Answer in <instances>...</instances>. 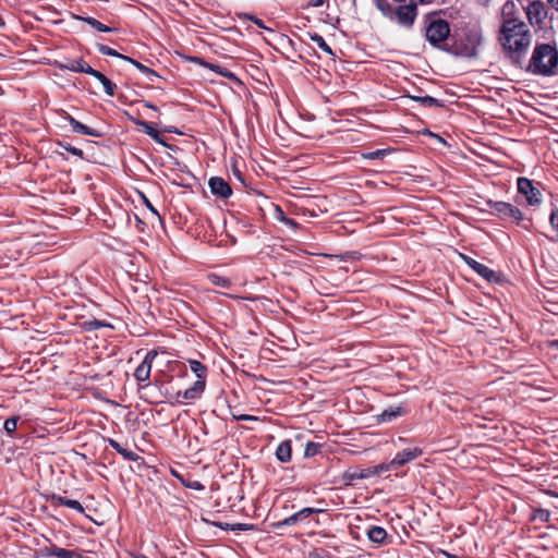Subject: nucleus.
Instances as JSON below:
<instances>
[{
    "label": "nucleus",
    "instance_id": "nucleus-2",
    "mask_svg": "<svg viewBox=\"0 0 558 558\" xmlns=\"http://www.w3.org/2000/svg\"><path fill=\"white\" fill-rule=\"evenodd\" d=\"M529 69L535 74L553 75L558 69V50L549 44L536 45Z\"/></svg>",
    "mask_w": 558,
    "mask_h": 558
},
{
    "label": "nucleus",
    "instance_id": "nucleus-33",
    "mask_svg": "<svg viewBox=\"0 0 558 558\" xmlns=\"http://www.w3.org/2000/svg\"><path fill=\"white\" fill-rule=\"evenodd\" d=\"M217 525H218L219 527H221V529H225V530H227V529H231V530H233V531H235V530H239V531H248V530H253V525H251V524H245V523H238V524H232V525H230V524H228V523H226L225 525H223L222 523H217Z\"/></svg>",
    "mask_w": 558,
    "mask_h": 558
},
{
    "label": "nucleus",
    "instance_id": "nucleus-13",
    "mask_svg": "<svg viewBox=\"0 0 558 558\" xmlns=\"http://www.w3.org/2000/svg\"><path fill=\"white\" fill-rule=\"evenodd\" d=\"M319 511H320L319 509H315V508H303L302 510L295 512L294 514L278 522L277 526L294 525V524L307 519L311 514L319 512Z\"/></svg>",
    "mask_w": 558,
    "mask_h": 558
},
{
    "label": "nucleus",
    "instance_id": "nucleus-40",
    "mask_svg": "<svg viewBox=\"0 0 558 558\" xmlns=\"http://www.w3.org/2000/svg\"><path fill=\"white\" fill-rule=\"evenodd\" d=\"M384 155H385V150L378 149V150L369 153L366 157L369 159H377V158L383 157Z\"/></svg>",
    "mask_w": 558,
    "mask_h": 558
},
{
    "label": "nucleus",
    "instance_id": "nucleus-48",
    "mask_svg": "<svg viewBox=\"0 0 558 558\" xmlns=\"http://www.w3.org/2000/svg\"><path fill=\"white\" fill-rule=\"evenodd\" d=\"M253 21L260 27H264L263 22L259 19H253Z\"/></svg>",
    "mask_w": 558,
    "mask_h": 558
},
{
    "label": "nucleus",
    "instance_id": "nucleus-44",
    "mask_svg": "<svg viewBox=\"0 0 558 558\" xmlns=\"http://www.w3.org/2000/svg\"><path fill=\"white\" fill-rule=\"evenodd\" d=\"M219 74H221L222 76H226V77H229V78H235L234 74L225 70V71H219Z\"/></svg>",
    "mask_w": 558,
    "mask_h": 558
},
{
    "label": "nucleus",
    "instance_id": "nucleus-18",
    "mask_svg": "<svg viewBox=\"0 0 558 558\" xmlns=\"http://www.w3.org/2000/svg\"><path fill=\"white\" fill-rule=\"evenodd\" d=\"M51 501H52V504H54L57 506H65V507H69L71 509H74V510H76V511H78L81 513L84 512L83 506L77 500L66 499L64 497L53 495L51 497Z\"/></svg>",
    "mask_w": 558,
    "mask_h": 558
},
{
    "label": "nucleus",
    "instance_id": "nucleus-38",
    "mask_svg": "<svg viewBox=\"0 0 558 558\" xmlns=\"http://www.w3.org/2000/svg\"><path fill=\"white\" fill-rule=\"evenodd\" d=\"M318 451V446L314 442H307L306 447H305V457H312L314 454H316Z\"/></svg>",
    "mask_w": 558,
    "mask_h": 558
},
{
    "label": "nucleus",
    "instance_id": "nucleus-3",
    "mask_svg": "<svg viewBox=\"0 0 558 558\" xmlns=\"http://www.w3.org/2000/svg\"><path fill=\"white\" fill-rule=\"evenodd\" d=\"M449 33V24L446 21L435 20L426 27L425 36L433 46H437L448 38Z\"/></svg>",
    "mask_w": 558,
    "mask_h": 558
},
{
    "label": "nucleus",
    "instance_id": "nucleus-49",
    "mask_svg": "<svg viewBox=\"0 0 558 558\" xmlns=\"http://www.w3.org/2000/svg\"><path fill=\"white\" fill-rule=\"evenodd\" d=\"M284 221H286L287 223H289V225H292V226H294V225H295V223H294V221H293V220H291V219H284Z\"/></svg>",
    "mask_w": 558,
    "mask_h": 558
},
{
    "label": "nucleus",
    "instance_id": "nucleus-27",
    "mask_svg": "<svg viewBox=\"0 0 558 558\" xmlns=\"http://www.w3.org/2000/svg\"><path fill=\"white\" fill-rule=\"evenodd\" d=\"M373 475H378V471L369 470V468H367V469L355 470L352 473L348 474L347 477L349 480H362V478H367Z\"/></svg>",
    "mask_w": 558,
    "mask_h": 558
},
{
    "label": "nucleus",
    "instance_id": "nucleus-25",
    "mask_svg": "<svg viewBox=\"0 0 558 558\" xmlns=\"http://www.w3.org/2000/svg\"><path fill=\"white\" fill-rule=\"evenodd\" d=\"M191 371L196 375L198 380H205L207 368L204 364L196 360H189Z\"/></svg>",
    "mask_w": 558,
    "mask_h": 558
},
{
    "label": "nucleus",
    "instance_id": "nucleus-36",
    "mask_svg": "<svg viewBox=\"0 0 558 558\" xmlns=\"http://www.w3.org/2000/svg\"><path fill=\"white\" fill-rule=\"evenodd\" d=\"M84 326H85L86 330H95V329H98L100 327H105V326H108V325L102 323V322H100V320L93 319V320L85 322Z\"/></svg>",
    "mask_w": 558,
    "mask_h": 558
},
{
    "label": "nucleus",
    "instance_id": "nucleus-17",
    "mask_svg": "<svg viewBox=\"0 0 558 558\" xmlns=\"http://www.w3.org/2000/svg\"><path fill=\"white\" fill-rule=\"evenodd\" d=\"M89 75L94 76L101 83V85L104 86L105 93L108 96L114 95L116 85L106 75H104L101 72H99L95 69H89Z\"/></svg>",
    "mask_w": 558,
    "mask_h": 558
},
{
    "label": "nucleus",
    "instance_id": "nucleus-31",
    "mask_svg": "<svg viewBox=\"0 0 558 558\" xmlns=\"http://www.w3.org/2000/svg\"><path fill=\"white\" fill-rule=\"evenodd\" d=\"M17 421H19L17 416H13V417H10L4 421L3 428L9 436H12L13 433L16 430Z\"/></svg>",
    "mask_w": 558,
    "mask_h": 558
},
{
    "label": "nucleus",
    "instance_id": "nucleus-10",
    "mask_svg": "<svg viewBox=\"0 0 558 558\" xmlns=\"http://www.w3.org/2000/svg\"><path fill=\"white\" fill-rule=\"evenodd\" d=\"M422 454V450L420 448H408L402 450L401 452H398L396 457L391 460L390 466L392 468H399L408 462L416 459Z\"/></svg>",
    "mask_w": 558,
    "mask_h": 558
},
{
    "label": "nucleus",
    "instance_id": "nucleus-14",
    "mask_svg": "<svg viewBox=\"0 0 558 558\" xmlns=\"http://www.w3.org/2000/svg\"><path fill=\"white\" fill-rule=\"evenodd\" d=\"M205 389V380H196L194 383V385L186 389L184 392H177V401L178 402H181V399H184V400H194V399H197L201 393L204 391Z\"/></svg>",
    "mask_w": 558,
    "mask_h": 558
},
{
    "label": "nucleus",
    "instance_id": "nucleus-41",
    "mask_svg": "<svg viewBox=\"0 0 558 558\" xmlns=\"http://www.w3.org/2000/svg\"><path fill=\"white\" fill-rule=\"evenodd\" d=\"M234 418L236 421H256L257 417L248 414H242V415H234Z\"/></svg>",
    "mask_w": 558,
    "mask_h": 558
},
{
    "label": "nucleus",
    "instance_id": "nucleus-47",
    "mask_svg": "<svg viewBox=\"0 0 558 558\" xmlns=\"http://www.w3.org/2000/svg\"><path fill=\"white\" fill-rule=\"evenodd\" d=\"M548 3L554 8L556 11H558V0H547Z\"/></svg>",
    "mask_w": 558,
    "mask_h": 558
},
{
    "label": "nucleus",
    "instance_id": "nucleus-8",
    "mask_svg": "<svg viewBox=\"0 0 558 558\" xmlns=\"http://www.w3.org/2000/svg\"><path fill=\"white\" fill-rule=\"evenodd\" d=\"M157 354L158 353L156 350L147 352L143 362L136 367L134 372V377L137 381H146L149 379L153 361L156 359Z\"/></svg>",
    "mask_w": 558,
    "mask_h": 558
},
{
    "label": "nucleus",
    "instance_id": "nucleus-24",
    "mask_svg": "<svg viewBox=\"0 0 558 558\" xmlns=\"http://www.w3.org/2000/svg\"><path fill=\"white\" fill-rule=\"evenodd\" d=\"M123 60L133 64L136 69H138L142 73H144L146 75V77L148 78V81H150V82L154 81V77L158 76L154 70L147 68L146 65L142 64L141 62H138L135 59H132L130 57H123Z\"/></svg>",
    "mask_w": 558,
    "mask_h": 558
},
{
    "label": "nucleus",
    "instance_id": "nucleus-45",
    "mask_svg": "<svg viewBox=\"0 0 558 558\" xmlns=\"http://www.w3.org/2000/svg\"><path fill=\"white\" fill-rule=\"evenodd\" d=\"M68 150L70 153H72L73 155H77V156H82L83 155V151L78 148H75V147H71V148H68Z\"/></svg>",
    "mask_w": 558,
    "mask_h": 558
},
{
    "label": "nucleus",
    "instance_id": "nucleus-37",
    "mask_svg": "<svg viewBox=\"0 0 558 558\" xmlns=\"http://www.w3.org/2000/svg\"><path fill=\"white\" fill-rule=\"evenodd\" d=\"M195 62L199 63L201 65L205 66V68H208L217 73H219V71H225L223 69H221L219 65L217 64H213V63H208L206 61H204L203 59L201 58H194L193 59Z\"/></svg>",
    "mask_w": 558,
    "mask_h": 558
},
{
    "label": "nucleus",
    "instance_id": "nucleus-6",
    "mask_svg": "<svg viewBox=\"0 0 558 558\" xmlns=\"http://www.w3.org/2000/svg\"><path fill=\"white\" fill-rule=\"evenodd\" d=\"M518 191L525 196L530 205L541 204V192L533 185V182L526 178L518 179Z\"/></svg>",
    "mask_w": 558,
    "mask_h": 558
},
{
    "label": "nucleus",
    "instance_id": "nucleus-5",
    "mask_svg": "<svg viewBox=\"0 0 558 558\" xmlns=\"http://www.w3.org/2000/svg\"><path fill=\"white\" fill-rule=\"evenodd\" d=\"M488 205L493 213H495L502 219H513L517 222L523 219V214L521 213V210L509 203L488 202Z\"/></svg>",
    "mask_w": 558,
    "mask_h": 558
},
{
    "label": "nucleus",
    "instance_id": "nucleus-19",
    "mask_svg": "<svg viewBox=\"0 0 558 558\" xmlns=\"http://www.w3.org/2000/svg\"><path fill=\"white\" fill-rule=\"evenodd\" d=\"M453 52L461 57L473 58L477 54V48L474 43L464 45L459 44L453 47Z\"/></svg>",
    "mask_w": 558,
    "mask_h": 558
},
{
    "label": "nucleus",
    "instance_id": "nucleus-9",
    "mask_svg": "<svg viewBox=\"0 0 558 558\" xmlns=\"http://www.w3.org/2000/svg\"><path fill=\"white\" fill-rule=\"evenodd\" d=\"M526 15L531 24H541L546 19L547 12L541 1H533L527 5Z\"/></svg>",
    "mask_w": 558,
    "mask_h": 558
},
{
    "label": "nucleus",
    "instance_id": "nucleus-50",
    "mask_svg": "<svg viewBox=\"0 0 558 558\" xmlns=\"http://www.w3.org/2000/svg\"><path fill=\"white\" fill-rule=\"evenodd\" d=\"M551 347H554V348H557V349H558V340L553 341V342H551Z\"/></svg>",
    "mask_w": 558,
    "mask_h": 558
},
{
    "label": "nucleus",
    "instance_id": "nucleus-23",
    "mask_svg": "<svg viewBox=\"0 0 558 558\" xmlns=\"http://www.w3.org/2000/svg\"><path fill=\"white\" fill-rule=\"evenodd\" d=\"M73 17L87 23L88 25H90L92 27L97 29L98 32L110 33L113 31L111 27L102 24L98 20L90 17V16L85 17V16H80V15H73Z\"/></svg>",
    "mask_w": 558,
    "mask_h": 558
},
{
    "label": "nucleus",
    "instance_id": "nucleus-28",
    "mask_svg": "<svg viewBox=\"0 0 558 558\" xmlns=\"http://www.w3.org/2000/svg\"><path fill=\"white\" fill-rule=\"evenodd\" d=\"M66 68L73 72L86 74H89V69H93L83 60H73L66 65Z\"/></svg>",
    "mask_w": 558,
    "mask_h": 558
},
{
    "label": "nucleus",
    "instance_id": "nucleus-34",
    "mask_svg": "<svg viewBox=\"0 0 558 558\" xmlns=\"http://www.w3.org/2000/svg\"><path fill=\"white\" fill-rule=\"evenodd\" d=\"M415 100L420 101L423 106L433 107V106H441L440 101L430 96L424 97H415Z\"/></svg>",
    "mask_w": 558,
    "mask_h": 558
},
{
    "label": "nucleus",
    "instance_id": "nucleus-51",
    "mask_svg": "<svg viewBox=\"0 0 558 558\" xmlns=\"http://www.w3.org/2000/svg\"><path fill=\"white\" fill-rule=\"evenodd\" d=\"M146 107H148V108H150L153 110H157V108L155 106L150 105V104H146Z\"/></svg>",
    "mask_w": 558,
    "mask_h": 558
},
{
    "label": "nucleus",
    "instance_id": "nucleus-29",
    "mask_svg": "<svg viewBox=\"0 0 558 558\" xmlns=\"http://www.w3.org/2000/svg\"><path fill=\"white\" fill-rule=\"evenodd\" d=\"M311 40L313 43H315L319 49H322L326 53L330 54L331 57H335V53L331 50L330 46L325 41V39L320 35H318V34L311 35Z\"/></svg>",
    "mask_w": 558,
    "mask_h": 558
},
{
    "label": "nucleus",
    "instance_id": "nucleus-52",
    "mask_svg": "<svg viewBox=\"0 0 558 558\" xmlns=\"http://www.w3.org/2000/svg\"><path fill=\"white\" fill-rule=\"evenodd\" d=\"M416 3L420 2V3H425V2H428L429 0H414Z\"/></svg>",
    "mask_w": 558,
    "mask_h": 558
},
{
    "label": "nucleus",
    "instance_id": "nucleus-1",
    "mask_svg": "<svg viewBox=\"0 0 558 558\" xmlns=\"http://www.w3.org/2000/svg\"><path fill=\"white\" fill-rule=\"evenodd\" d=\"M498 41L513 63L521 65L532 43L529 25L520 17L513 1H507L501 9V25Z\"/></svg>",
    "mask_w": 558,
    "mask_h": 558
},
{
    "label": "nucleus",
    "instance_id": "nucleus-39",
    "mask_svg": "<svg viewBox=\"0 0 558 558\" xmlns=\"http://www.w3.org/2000/svg\"><path fill=\"white\" fill-rule=\"evenodd\" d=\"M549 222L554 229L558 230V209L551 211Z\"/></svg>",
    "mask_w": 558,
    "mask_h": 558
},
{
    "label": "nucleus",
    "instance_id": "nucleus-53",
    "mask_svg": "<svg viewBox=\"0 0 558 558\" xmlns=\"http://www.w3.org/2000/svg\"><path fill=\"white\" fill-rule=\"evenodd\" d=\"M148 206H149L150 210H153L155 214H157L151 205H148Z\"/></svg>",
    "mask_w": 558,
    "mask_h": 558
},
{
    "label": "nucleus",
    "instance_id": "nucleus-7",
    "mask_svg": "<svg viewBox=\"0 0 558 558\" xmlns=\"http://www.w3.org/2000/svg\"><path fill=\"white\" fill-rule=\"evenodd\" d=\"M461 257L468 266H470L477 275L487 281L497 282L499 280V275L495 270L488 268L484 264L478 263L470 256L461 255Z\"/></svg>",
    "mask_w": 558,
    "mask_h": 558
},
{
    "label": "nucleus",
    "instance_id": "nucleus-12",
    "mask_svg": "<svg viewBox=\"0 0 558 558\" xmlns=\"http://www.w3.org/2000/svg\"><path fill=\"white\" fill-rule=\"evenodd\" d=\"M408 413L404 405L400 404L384 410L379 415L376 416L378 423H389L393 420L403 416Z\"/></svg>",
    "mask_w": 558,
    "mask_h": 558
},
{
    "label": "nucleus",
    "instance_id": "nucleus-16",
    "mask_svg": "<svg viewBox=\"0 0 558 558\" xmlns=\"http://www.w3.org/2000/svg\"><path fill=\"white\" fill-rule=\"evenodd\" d=\"M46 556H54L57 558H82L76 550L65 549L57 546L46 548Z\"/></svg>",
    "mask_w": 558,
    "mask_h": 558
},
{
    "label": "nucleus",
    "instance_id": "nucleus-15",
    "mask_svg": "<svg viewBox=\"0 0 558 558\" xmlns=\"http://www.w3.org/2000/svg\"><path fill=\"white\" fill-rule=\"evenodd\" d=\"M66 120L69 121L72 130L75 133L83 134V135H89V136H100V133L97 130L92 129V128L81 123L80 121H77L76 119H74L71 116H68Z\"/></svg>",
    "mask_w": 558,
    "mask_h": 558
},
{
    "label": "nucleus",
    "instance_id": "nucleus-20",
    "mask_svg": "<svg viewBox=\"0 0 558 558\" xmlns=\"http://www.w3.org/2000/svg\"><path fill=\"white\" fill-rule=\"evenodd\" d=\"M109 445L111 448H113L118 453H120L124 459L129 461H136L138 459L136 452L121 446L118 441L113 439H109Z\"/></svg>",
    "mask_w": 558,
    "mask_h": 558
},
{
    "label": "nucleus",
    "instance_id": "nucleus-46",
    "mask_svg": "<svg viewBox=\"0 0 558 558\" xmlns=\"http://www.w3.org/2000/svg\"><path fill=\"white\" fill-rule=\"evenodd\" d=\"M325 0H311V5L312 7H320L323 3H324Z\"/></svg>",
    "mask_w": 558,
    "mask_h": 558
},
{
    "label": "nucleus",
    "instance_id": "nucleus-11",
    "mask_svg": "<svg viewBox=\"0 0 558 558\" xmlns=\"http://www.w3.org/2000/svg\"><path fill=\"white\" fill-rule=\"evenodd\" d=\"M208 184L214 195L228 198L232 194V190L229 183L220 177L211 178Z\"/></svg>",
    "mask_w": 558,
    "mask_h": 558
},
{
    "label": "nucleus",
    "instance_id": "nucleus-21",
    "mask_svg": "<svg viewBox=\"0 0 558 558\" xmlns=\"http://www.w3.org/2000/svg\"><path fill=\"white\" fill-rule=\"evenodd\" d=\"M291 442L289 440L282 441L277 450H276V457L281 462H289L291 460Z\"/></svg>",
    "mask_w": 558,
    "mask_h": 558
},
{
    "label": "nucleus",
    "instance_id": "nucleus-35",
    "mask_svg": "<svg viewBox=\"0 0 558 558\" xmlns=\"http://www.w3.org/2000/svg\"><path fill=\"white\" fill-rule=\"evenodd\" d=\"M533 519L542 522H548L550 520V512L546 509H535Z\"/></svg>",
    "mask_w": 558,
    "mask_h": 558
},
{
    "label": "nucleus",
    "instance_id": "nucleus-30",
    "mask_svg": "<svg viewBox=\"0 0 558 558\" xmlns=\"http://www.w3.org/2000/svg\"><path fill=\"white\" fill-rule=\"evenodd\" d=\"M97 49L100 53H102L105 56H111V57L120 58L122 60H123V57H125L124 54H121L118 51H116L114 49L110 48L109 46H106L102 44H98Z\"/></svg>",
    "mask_w": 558,
    "mask_h": 558
},
{
    "label": "nucleus",
    "instance_id": "nucleus-32",
    "mask_svg": "<svg viewBox=\"0 0 558 558\" xmlns=\"http://www.w3.org/2000/svg\"><path fill=\"white\" fill-rule=\"evenodd\" d=\"M209 280L214 286L220 287V288H229L231 282L228 278L220 277L217 275L209 276Z\"/></svg>",
    "mask_w": 558,
    "mask_h": 558
},
{
    "label": "nucleus",
    "instance_id": "nucleus-26",
    "mask_svg": "<svg viewBox=\"0 0 558 558\" xmlns=\"http://www.w3.org/2000/svg\"><path fill=\"white\" fill-rule=\"evenodd\" d=\"M144 132L150 136L151 138H154L156 142L160 143V144H163L165 145V142L160 135V133L154 128V125L149 122H145V121H142L138 123Z\"/></svg>",
    "mask_w": 558,
    "mask_h": 558
},
{
    "label": "nucleus",
    "instance_id": "nucleus-42",
    "mask_svg": "<svg viewBox=\"0 0 558 558\" xmlns=\"http://www.w3.org/2000/svg\"><path fill=\"white\" fill-rule=\"evenodd\" d=\"M389 469H393L392 466H390V463L388 465L379 464V465L369 468V470H377L378 474H380L381 472L387 471Z\"/></svg>",
    "mask_w": 558,
    "mask_h": 558
},
{
    "label": "nucleus",
    "instance_id": "nucleus-22",
    "mask_svg": "<svg viewBox=\"0 0 558 558\" xmlns=\"http://www.w3.org/2000/svg\"><path fill=\"white\" fill-rule=\"evenodd\" d=\"M367 536L371 542L376 544H383L387 537V532L381 526H372L367 531Z\"/></svg>",
    "mask_w": 558,
    "mask_h": 558
},
{
    "label": "nucleus",
    "instance_id": "nucleus-4",
    "mask_svg": "<svg viewBox=\"0 0 558 558\" xmlns=\"http://www.w3.org/2000/svg\"><path fill=\"white\" fill-rule=\"evenodd\" d=\"M417 16V4L411 1L408 4H400L395 10V20L405 28H411Z\"/></svg>",
    "mask_w": 558,
    "mask_h": 558
},
{
    "label": "nucleus",
    "instance_id": "nucleus-43",
    "mask_svg": "<svg viewBox=\"0 0 558 558\" xmlns=\"http://www.w3.org/2000/svg\"><path fill=\"white\" fill-rule=\"evenodd\" d=\"M187 487H191V488L197 489V490L204 488V486L199 482H193L192 484H189Z\"/></svg>",
    "mask_w": 558,
    "mask_h": 558
}]
</instances>
